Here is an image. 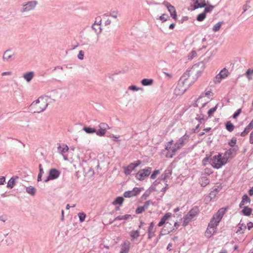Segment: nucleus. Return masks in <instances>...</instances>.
<instances>
[{
  "mask_svg": "<svg viewBox=\"0 0 253 253\" xmlns=\"http://www.w3.org/2000/svg\"><path fill=\"white\" fill-rule=\"evenodd\" d=\"M18 178V176H12L10 179L8 180L6 187L9 189H12L14 187V186L16 184V179Z\"/></svg>",
  "mask_w": 253,
  "mask_h": 253,
  "instance_id": "aec40b11",
  "label": "nucleus"
},
{
  "mask_svg": "<svg viewBox=\"0 0 253 253\" xmlns=\"http://www.w3.org/2000/svg\"><path fill=\"white\" fill-rule=\"evenodd\" d=\"M155 226V224L154 222H151L148 227L147 233H148V239H151L152 237H153L155 235V232L156 231V229L154 228Z\"/></svg>",
  "mask_w": 253,
  "mask_h": 253,
  "instance_id": "9b49d317",
  "label": "nucleus"
},
{
  "mask_svg": "<svg viewBox=\"0 0 253 253\" xmlns=\"http://www.w3.org/2000/svg\"><path fill=\"white\" fill-rule=\"evenodd\" d=\"M226 129L229 132H232L234 128V125L231 122V121H227L225 124Z\"/></svg>",
  "mask_w": 253,
  "mask_h": 253,
  "instance_id": "c756f323",
  "label": "nucleus"
},
{
  "mask_svg": "<svg viewBox=\"0 0 253 253\" xmlns=\"http://www.w3.org/2000/svg\"><path fill=\"white\" fill-rule=\"evenodd\" d=\"M166 226L165 225L161 229V231L160 233H162L163 235H165L168 234H169V233L171 232V229L170 228V230H168L167 228H166Z\"/></svg>",
  "mask_w": 253,
  "mask_h": 253,
  "instance_id": "6e6d98bb",
  "label": "nucleus"
},
{
  "mask_svg": "<svg viewBox=\"0 0 253 253\" xmlns=\"http://www.w3.org/2000/svg\"><path fill=\"white\" fill-rule=\"evenodd\" d=\"M211 156H208V155H206V157L204 158V159L202 161V164L203 166H206L208 163H210L211 164V159L210 157Z\"/></svg>",
  "mask_w": 253,
  "mask_h": 253,
  "instance_id": "c03bdc74",
  "label": "nucleus"
},
{
  "mask_svg": "<svg viewBox=\"0 0 253 253\" xmlns=\"http://www.w3.org/2000/svg\"><path fill=\"white\" fill-rule=\"evenodd\" d=\"M199 213V208L197 206H195L191 209L187 214L191 218H193L196 216Z\"/></svg>",
  "mask_w": 253,
  "mask_h": 253,
  "instance_id": "6ab92c4d",
  "label": "nucleus"
},
{
  "mask_svg": "<svg viewBox=\"0 0 253 253\" xmlns=\"http://www.w3.org/2000/svg\"><path fill=\"white\" fill-rule=\"evenodd\" d=\"M36 191V188L32 186H29L26 188V192L32 196L35 195Z\"/></svg>",
  "mask_w": 253,
  "mask_h": 253,
  "instance_id": "f704fd0d",
  "label": "nucleus"
},
{
  "mask_svg": "<svg viewBox=\"0 0 253 253\" xmlns=\"http://www.w3.org/2000/svg\"><path fill=\"white\" fill-rule=\"evenodd\" d=\"M34 77V72L33 71H30L26 72L24 74L23 77L27 82H30L33 79Z\"/></svg>",
  "mask_w": 253,
  "mask_h": 253,
  "instance_id": "412c9836",
  "label": "nucleus"
},
{
  "mask_svg": "<svg viewBox=\"0 0 253 253\" xmlns=\"http://www.w3.org/2000/svg\"><path fill=\"white\" fill-rule=\"evenodd\" d=\"M241 112H242V109L241 108L238 109L233 114V115L232 116L233 118L234 119H236L240 115V114H241Z\"/></svg>",
  "mask_w": 253,
  "mask_h": 253,
  "instance_id": "e2e57ef3",
  "label": "nucleus"
},
{
  "mask_svg": "<svg viewBox=\"0 0 253 253\" xmlns=\"http://www.w3.org/2000/svg\"><path fill=\"white\" fill-rule=\"evenodd\" d=\"M180 224L178 222L176 221L174 222V226L173 227H170L171 231L173 232L175 231L179 227Z\"/></svg>",
  "mask_w": 253,
  "mask_h": 253,
  "instance_id": "69168bd1",
  "label": "nucleus"
},
{
  "mask_svg": "<svg viewBox=\"0 0 253 253\" xmlns=\"http://www.w3.org/2000/svg\"><path fill=\"white\" fill-rule=\"evenodd\" d=\"M223 22H219L217 23L216 24H215L212 28V30L214 32H217L219 30V29L221 28V25L223 24Z\"/></svg>",
  "mask_w": 253,
  "mask_h": 253,
  "instance_id": "49530a36",
  "label": "nucleus"
},
{
  "mask_svg": "<svg viewBox=\"0 0 253 253\" xmlns=\"http://www.w3.org/2000/svg\"><path fill=\"white\" fill-rule=\"evenodd\" d=\"M197 55V52L195 50H192V51H191L188 57V58L189 59H192L194 57H195V56H196Z\"/></svg>",
  "mask_w": 253,
  "mask_h": 253,
  "instance_id": "0e129e2a",
  "label": "nucleus"
},
{
  "mask_svg": "<svg viewBox=\"0 0 253 253\" xmlns=\"http://www.w3.org/2000/svg\"><path fill=\"white\" fill-rule=\"evenodd\" d=\"M237 142V138L235 137H233L232 138V139L228 142V144L229 146H230L231 147H238V145H236Z\"/></svg>",
  "mask_w": 253,
  "mask_h": 253,
  "instance_id": "e433bc0d",
  "label": "nucleus"
},
{
  "mask_svg": "<svg viewBox=\"0 0 253 253\" xmlns=\"http://www.w3.org/2000/svg\"><path fill=\"white\" fill-rule=\"evenodd\" d=\"M69 148L66 144H63L62 147L60 144L58 147V150L59 152H61L62 154L67 152Z\"/></svg>",
  "mask_w": 253,
  "mask_h": 253,
  "instance_id": "72a5a7b5",
  "label": "nucleus"
},
{
  "mask_svg": "<svg viewBox=\"0 0 253 253\" xmlns=\"http://www.w3.org/2000/svg\"><path fill=\"white\" fill-rule=\"evenodd\" d=\"M200 182L202 187H205L209 184L210 180L207 177H202L200 179Z\"/></svg>",
  "mask_w": 253,
  "mask_h": 253,
  "instance_id": "2f4dec72",
  "label": "nucleus"
},
{
  "mask_svg": "<svg viewBox=\"0 0 253 253\" xmlns=\"http://www.w3.org/2000/svg\"><path fill=\"white\" fill-rule=\"evenodd\" d=\"M211 161L212 167L216 169H219L227 163L228 158L224 155L222 156L221 153H218L217 155L213 156L211 159Z\"/></svg>",
  "mask_w": 253,
  "mask_h": 253,
  "instance_id": "f257e3e1",
  "label": "nucleus"
},
{
  "mask_svg": "<svg viewBox=\"0 0 253 253\" xmlns=\"http://www.w3.org/2000/svg\"><path fill=\"white\" fill-rule=\"evenodd\" d=\"M190 70H187L183 74L178 81L177 86L175 89V93L177 95L183 94L187 89L188 87L184 88H180L185 84L186 81L190 77Z\"/></svg>",
  "mask_w": 253,
  "mask_h": 253,
  "instance_id": "f03ea898",
  "label": "nucleus"
},
{
  "mask_svg": "<svg viewBox=\"0 0 253 253\" xmlns=\"http://www.w3.org/2000/svg\"><path fill=\"white\" fill-rule=\"evenodd\" d=\"M207 16V14L203 12L199 14L196 17V20L198 21L202 22L204 20Z\"/></svg>",
  "mask_w": 253,
  "mask_h": 253,
  "instance_id": "c9c22d12",
  "label": "nucleus"
},
{
  "mask_svg": "<svg viewBox=\"0 0 253 253\" xmlns=\"http://www.w3.org/2000/svg\"><path fill=\"white\" fill-rule=\"evenodd\" d=\"M216 229H214V228H210V227L208 226V227L205 233V236L207 238H210L213 236V234L216 233Z\"/></svg>",
  "mask_w": 253,
  "mask_h": 253,
  "instance_id": "f3484780",
  "label": "nucleus"
},
{
  "mask_svg": "<svg viewBox=\"0 0 253 253\" xmlns=\"http://www.w3.org/2000/svg\"><path fill=\"white\" fill-rule=\"evenodd\" d=\"M106 131L102 128H99L98 130L96 129V132L95 133L97 135L99 136H103L105 135Z\"/></svg>",
  "mask_w": 253,
  "mask_h": 253,
  "instance_id": "ea45409f",
  "label": "nucleus"
},
{
  "mask_svg": "<svg viewBox=\"0 0 253 253\" xmlns=\"http://www.w3.org/2000/svg\"><path fill=\"white\" fill-rule=\"evenodd\" d=\"M145 210H146V209L144 206L138 207L135 210V213L136 214L142 213Z\"/></svg>",
  "mask_w": 253,
  "mask_h": 253,
  "instance_id": "864d4df0",
  "label": "nucleus"
},
{
  "mask_svg": "<svg viewBox=\"0 0 253 253\" xmlns=\"http://www.w3.org/2000/svg\"><path fill=\"white\" fill-rule=\"evenodd\" d=\"M220 222V221H218V220L214 216H212V218L211 219L210 222L208 224L209 227L210 228H214V229H216L217 228V226L219 225V223Z\"/></svg>",
  "mask_w": 253,
  "mask_h": 253,
  "instance_id": "2eb2a0df",
  "label": "nucleus"
},
{
  "mask_svg": "<svg viewBox=\"0 0 253 253\" xmlns=\"http://www.w3.org/2000/svg\"><path fill=\"white\" fill-rule=\"evenodd\" d=\"M48 105L47 102H43L42 105H38L34 107L33 109H35L34 112L40 113L44 111Z\"/></svg>",
  "mask_w": 253,
  "mask_h": 253,
  "instance_id": "dca6fc26",
  "label": "nucleus"
},
{
  "mask_svg": "<svg viewBox=\"0 0 253 253\" xmlns=\"http://www.w3.org/2000/svg\"><path fill=\"white\" fill-rule=\"evenodd\" d=\"M154 83V80L152 79L144 78L141 81V84L143 86H149L152 85Z\"/></svg>",
  "mask_w": 253,
  "mask_h": 253,
  "instance_id": "bb28decb",
  "label": "nucleus"
},
{
  "mask_svg": "<svg viewBox=\"0 0 253 253\" xmlns=\"http://www.w3.org/2000/svg\"><path fill=\"white\" fill-rule=\"evenodd\" d=\"M128 89L132 90V91H138L140 89H141V88L137 87L136 85H131L128 87Z\"/></svg>",
  "mask_w": 253,
  "mask_h": 253,
  "instance_id": "774afa93",
  "label": "nucleus"
},
{
  "mask_svg": "<svg viewBox=\"0 0 253 253\" xmlns=\"http://www.w3.org/2000/svg\"><path fill=\"white\" fill-rule=\"evenodd\" d=\"M118 13V11L117 10H113V11H111L110 12L109 14H107L106 13L104 14V15L107 16H111L115 18H117Z\"/></svg>",
  "mask_w": 253,
  "mask_h": 253,
  "instance_id": "4d7b16f0",
  "label": "nucleus"
},
{
  "mask_svg": "<svg viewBox=\"0 0 253 253\" xmlns=\"http://www.w3.org/2000/svg\"><path fill=\"white\" fill-rule=\"evenodd\" d=\"M213 95V93L211 91H208L205 93H202L200 96L196 100V102H199L200 100L203 98V97H204L205 96H208V97H209V96L210 95Z\"/></svg>",
  "mask_w": 253,
  "mask_h": 253,
  "instance_id": "4c0bfd02",
  "label": "nucleus"
},
{
  "mask_svg": "<svg viewBox=\"0 0 253 253\" xmlns=\"http://www.w3.org/2000/svg\"><path fill=\"white\" fill-rule=\"evenodd\" d=\"M239 150V147H231L229 148L228 150H227L225 153H224V156H226L228 158V159L230 158H232V157H231V156L234 153V156L236 155L237 152Z\"/></svg>",
  "mask_w": 253,
  "mask_h": 253,
  "instance_id": "ddd939ff",
  "label": "nucleus"
},
{
  "mask_svg": "<svg viewBox=\"0 0 253 253\" xmlns=\"http://www.w3.org/2000/svg\"><path fill=\"white\" fill-rule=\"evenodd\" d=\"M172 216L173 217L175 216L174 214H172L171 212H167L164 216L161 217L160 221L158 224V226L161 227L164 225H166L169 223L167 220Z\"/></svg>",
  "mask_w": 253,
  "mask_h": 253,
  "instance_id": "0eeeda50",
  "label": "nucleus"
},
{
  "mask_svg": "<svg viewBox=\"0 0 253 253\" xmlns=\"http://www.w3.org/2000/svg\"><path fill=\"white\" fill-rule=\"evenodd\" d=\"M253 211V209L248 206H245L243 208V210L241 211V213L242 214L249 216L251 215L252 212Z\"/></svg>",
  "mask_w": 253,
  "mask_h": 253,
  "instance_id": "4be33fe9",
  "label": "nucleus"
},
{
  "mask_svg": "<svg viewBox=\"0 0 253 253\" xmlns=\"http://www.w3.org/2000/svg\"><path fill=\"white\" fill-rule=\"evenodd\" d=\"M142 190H143V187H135L133 188L132 191L133 193L134 196H136L138 195Z\"/></svg>",
  "mask_w": 253,
  "mask_h": 253,
  "instance_id": "37998d69",
  "label": "nucleus"
},
{
  "mask_svg": "<svg viewBox=\"0 0 253 253\" xmlns=\"http://www.w3.org/2000/svg\"><path fill=\"white\" fill-rule=\"evenodd\" d=\"M99 128H102L103 129H104V130L107 131V130L109 129L110 127L107 124L105 123H101L99 124L98 126Z\"/></svg>",
  "mask_w": 253,
  "mask_h": 253,
  "instance_id": "680f3d73",
  "label": "nucleus"
},
{
  "mask_svg": "<svg viewBox=\"0 0 253 253\" xmlns=\"http://www.w3.org/2000/svg\"><path fill=\"white\" fill-rule=\"evenodd\" d=\"M10 51V49H7L3 53L2 59L3 61H9L15 59L13 57L14 54H9L8 53Z\"/></svg>",
  "mask_w": 253,
  "mask_h": 253,
  "instance_id": "a211bd4d",
  "label": "nucleus"
},
{
  "mask_svg": "<svg viewBox=\"0 0 253 253\" xmlns=\"http://www.w3.org/2000/svg\"><path fill=\"white\" fill-rule=\"evenodd\" d=\"M214 7V6L212 5H209L208 6H206V7H205V9L203 12L207 14V13L211 12Z\"/></svg>",
  "mask_w": 253,
  "mask_h": 253,
  "instance_id": "5fc2aeb1",
  "label": "nucleus"
},
{
  "mask_svg": "<svg viewBox=\"0 0 253 253\" xmlns=\"http://www.w3.org/2000/svg\"><path fill=\"white\" fill-rule=\"evenodd\" d=\"M123 196L125 198H130L134 196L132 190H128L124 193Z\"/></svg>",
  "mask_w": 253,
  "mask_h": 253,
  "instance_id": "8fccbe9b",
  "label": "nucleus"
},
{
  "mask_svg": "<svg viewBox=\"0 0 253 253\" xmlns=\"http://www.w3.org/2000/svg\"><path fill=\"white\" fill-rule=\"evenodd\" d=\"M242 200H243L245 204L250 203L251 202V199L247 194H244L242 198Z\"/></svg>",
  "mask_w": 253,
  "mask_h": 253,
  "instance_id": "bf43d9fd",
  "label": "nucleus"
},
{
  "mask_svg": "<svg viewBox=\"0 0 253 253\" xmlns=\"http://www.w3.org/2000/svg\"><path fill=\"white\" fill-rule=\"evenodd\" d=\"M101 19L99 18L98 23H97V20H95V22L92 25L91 28L94 31V32L98 35L101 32L102 29L101 28Z\"/></svg>",
  "mask_w": 253,
  "mask_h": 253,
  "instance_id": "f8f14e48",
  "label": "nucleus"
},
{
  "mask_svg": "<svg viewBox=\"0 0 253 253\" xmlns=\"http://www.w3.org/2000/svg\"><path fill=\"white\" fill-rule=\"evenodd\" d=\"M139 233L140 232L139 230H132L130 232V236L132 240H134L137 239L139 236Z\"/></svg>",
  "mask_w": 253,
  "mask_h": 253,
  "instance_id": "473e14b6",
  "label": "nucleus"
},
{
  "mask_svg": "<svg viewBox=\"0 0 253 253\" xmlns=\"http://www.w3.org/2000/svg\"><path fill=\"white\" fill-rule=\"evenodd\" d=\"M151 167H147L144 169H140L135 174L136 178L139 181H143L151 173L152 171Z\"/></svg>",
  "mask_w": 253,
  "mask_h": 253,
  "instance_id": "7ed1b4c3",
  "label": "nucleus"
},
{
  "mask_svg": "<svg viewBox=\"0 0 253 253\" xmlns=\"http://www.w3.org/2000/svg\"><path fill=\"white\" fill-rule=\"evenodd\" d=\"M169 18V16L167 14H163L161 16H160L158 19L160 20L162 22H164L168 20V19Z\"/></svg>",
  "mask_w": 253,
  "mask_h": 253,
  "instance_id": "603ef678",
  "label": "nucleus"
},
{
  "mask_svg": "<svg viewBox=\"0 0 253 253\" xmlns=\"http://www.w3.org/2000/svg\"><path fill=\"white\" fill-rule=\"evenodd\" d=\"M172 173V171L170 169H166L164 173H163L160 177V179L163 181L167 182L166 180L168 178H169V176L171 175Z\"/></svg>",
  "mask_w": 253,
  "mask_h": 253,
  "instance_id": "b1692460",
  "label": "nucleus"
},
{
  "mask_svg": "<svg viewBox=\"0 0 253 253\" xmlns=\"http://www.w3.org/2000/svg\"><path fill=\"white\" fill-rule=\"evenodd\" d=\"M129 250V243L124 242L121 245L120 253H128Z\"/></svg>",
  "mask_w": 253,
  "mask_h": 253,
  "instance_id": "5701e85b",
  "label": "nucleus"
},
{
  "mask_svg": "<svg viewBox=\"0 0 253 253\" xmlns=\"http://www.w3.org/2000/svg\"><path fill=\"white\" fill-rule=\"evenodd\" d=\"M180 148H178L176 145H174V147L171 149V152L168 151L166 155L167 158H172L175 155L176 152Z\"/></svg>",
  "mask_w": 253,
  "mask_h": 253,
  "instance_id": "393cba45",
  "label": "nucleus"
},
{
  "mask_svg": "<svg viewBox=\"0 0 253 253\" xmlns=\"http://www.w3.org/2000/svg\"><path fill=\"white\" fill-rule=\"evenodd\" d=\"M183 219H184V220H183L182 225L183 227H185L188 225L189 222L191 221L192 218H191L189 215L186 214V215H185L184 216Z\"/></svg>",
  "mask_w": 253,
  "mask_h": 253,
  "instance_id": "58836bf2",
  "label": "nucleus"
},
{
  "mask_svg": "<svg viewBox=\"0 0 253 253\" xmlns=\"http://www.w3.org/2000/svg\"><path fill=\"white\" fill-rule=\"evenodd\" d=\"M228 209V207L220 208L217 212H216L213 216L217 218L218 221H221L226 211Z\"/></svg>",
  "mask_w": 253,
  "mask_h": 253,
  "instance_id": "1a4fd4ad",
  "label": "nucleus"
},
{
  "mask_svg": "<svg viewBox=\"0 0 253 253\" xmlns=\"http://www.w3.org/2000/svg\"><path fill=\"white\" fill-rule=\"evenodd\" d=\"M40 99H42V100H43V98L42 97H39L38 99H37V100H36L35 101H34L30 105V107L31 108H34V107H35L36 106H38V104L40 103Z\"/></svg>",
  "mask_w": 253,
  "mask_h": 253,
  "instance_id": "052dcab7",
  "label": "nucleus"
},
{
  "mask_svg": "<svg viewBox=\"0 0 253 253\" xmlns=\"http://www.w3.org/2000/svg\"><path fill=\"white\" fill-rule=\"evenodd\" d=\"M83 130L86 133L90 134L94 133L96 132V129L90 126H84Z\"/></svg>",
  "mask_w": 253,
  "mask_h": 253,
  "instance_id": "7c9ffc66",
  "label": "nucleus"
},
{
  "mask_svg": "<svg viewBox=\"0 0 253 253\" xmlns=\"http://www.w3.org/2000/svg\"><path fill=\"white\" fill-rule=\"evenodd\" d=\"M60 173L58 169L54 168L51 169L49 170L48 176L43 180V182L46 183L50 180L55 179L59 176Z\"/></svg>",
  "mask_w": 253,
  "mask_h": 253,
  "instance_id": "20e7f679",
  "label": "nucleus"
},
{
  "mask_svg": "<svg viewBox=\"0 0 253 253\" xmlns=\"http://www.w3.org/2000/svg\"><path fill=\"white\" fill-rule=\"evenodd\" d=\"M189 137V135L185 133L184 135L181 137L175 143L174 145H176L178 148H181V147L184 145V141L188 139Z\"/></svg>",
  "mask_w": 253,
  "mask_h": 253,
  "instance_id": "9d476101",
  "label": "nucleus"
},
{
  "mask_svg": "<svg viewBox=\"0 0 253 253\" xmlns=\"http://www.w3.org/2000/svg\"><path fill=\"white\" fill-rule=\"evenodd\" d=\"M141 161L138 160L133 163L129 164L127 167L124 168V173L126 175H130L133 170L138 166L141 163Z\"/></svg>",
  "mask_w": 253,
  "mask_h": 253,
  "instance_id": "39448f33",
  "label": "nucleus"
},
{
  "mask_svg": "<svg viewBox=\"0 0 253 253\" xmlns=\"http://www.w3.org/2000/svg\"><path fill=\"white\" fill-rule=\"evenodd\" d=\"M163 4L167 8L169 13L173 12L176 10L175 7L172 5L170 3L167 1H164Z\"/></svg>",
  "mask_w": 253,
  "mask_h": 253,
  "instance_id": "cd10ccee",
  "label": "nucleus"
},
{
  "mask_svg": "<svg viewBox=\"0 0 253 253\" xmlns=\"http://www.w3.org/2000/svg\"><path fill=\"white\" fill-rule=\"evenodd\" d=\"M238 228L236 233H243L247 228V226L245 223H241V221L238 224Z\"/></svg>",
  "mask_w": 253,
  "mask_h": 253,
  "instance_id": "c85d7f7f",
  "label": "nucleus"
},
{
  "mask_svg": "<svg viewBox=\"0 0 253 253\" xmlns=\"http://www.w3.org/2000/svg\"><path fill=\"white\" fill-rule=\"evenodd\" d=\"M219 73L221 74V77L223 78V79H224L226 77H227L229 74L228 70L226 69V68H223L220 71Z\"/></svg>",
  "mask_w": 253,
  "mask_h": 253,
  "instance_id": "79ce46f5",
  "label": "nucleus"
},
{
  "mask_svg": "<svg viewBox=\"0 0 253 253\" xmlns=\"http://www.w3.org/2000/svg\"><path fill=\"white\" fill-rule=\"evenodd\" d=\"M253 75V69H249L246 72V75L249 80L252 79V76Z\"/></svg>",
  "mask_w": 253,
  "mask_h": 253,
  "instance_id": "09e8293b",
  "label": "nucleus"
},
{
  "mask_svg": "<svg viewBox=\"0 0 253 253\" xmlns=\"http://www.w3.org/2000/svg\"><path fill=\"white\" fill-rule=\"evenodd\" d=\"M108 137L113 138V140L114 142H119L120 141V140L119 139V137H120L119 135L118 136L116 135H115L114 134H112L111 135L107 136Z\"/></svg>",
  "mask_w": 253,
  "mask_h": 253,
  "instance_id": "338daca9",
  "label": "nucleus"
},
{
  "mask_svg": "<svg viewBox=\"0 0 253 253\" xmlns=\"http://www.w3.org/2000/svg\"><path fill=\"white\" fill-rule=\"evenodd\" d=\"M194 2L193 5H191V7H193L191 10H194L199 8L205 7L207 6L205 0H192Z\"/></svg>",
  "mask_w": 253,
  "mask_h": 253,
  "instance_id": "6e6552de",
  "label": "nucleus"
},
{
  "mask_svg": "<svg viewBox=\"0 0 253 253\" xmlns=\"http://www.w3.org/2000/svg\"><path fill=\"white\" fill-rule=\"evenodd\" d=\"M38 4V1L36 0H32L28 1L26 3L23 4L24 7L21 9L20 11L22 13L30 11L31 10H33L37 4Z\"/></svg>",
  "mask_w": 253,
  "mask_h": 253,
  "instance_id": "423d86ee",
  "label": "nucleus"
},
{
  "mask_svg": "<svg viewBox=\"0 0 253 253\" xmlns=\"http://www.w3.org/2000/svg\"><path fill=\"white\" fill-rule=\"evenodd\" d=\"M253 128V119L249 124L245 127L244 130L241 133L240 135L242 137L246 136L251 129Z\"/></svg>",
  "mask_w": 253,
  "mask_h": 253,
  "instance_id": "4468645a",
  "label": "nucleus"
},
{
  "mask_svg": "<svg viewBox=\"0 0 253 253\" xmlns=\"http://www.w3.org/2000/svg\"><path fill=\"white\" fill-rule=\"evenodd\" d=\"M223 79L221 77V74L218 73L217 75L215 76V77L213 79V82L215 84H219L220 83L221 80Z\"/></svg>",
  "mask_w": 253,
  "mask_h": 253,
  "instance_id": "de8ad7c7",
  "label": "nucleus"
},
{
  "mask_svg": "<svg viewBox=\"0 0 253 253\" xmlns=\"http://www.w3.org/2000/svg\"><path fill=\"white\" fill-rule=\"evenodd\" d=\"M160 173V170L159 169H155L153 171L150 176L151 179H154L156 178L157 176Z\"/></svg>",
  "mask_w": 253,
  "mask_h": 253,
  "instance_id": "13d9d810",
  "label": "nucleus"
},
{
  "mask_svg": "<svg viewBox=\"0 0 253 253\" xmlns=\"http://www.w3.org/2000/svg\"><path fill=\"white\" fill-rule=\"evenodd\" d=\"M195 119L198 121L200 125L201 124H205L206 122L208 120V117H201V116H199L198 117H196Z\"/></svg>",
  "mask_w": 253,
  "mask_h": 253,
  "instance_id": "a18cd8bd",
  "label": "nucleus"
},
{
  "mask_svg": "<svg viewBox=\"0 0 253 253\" xmlns=\"http://www.w3.org/2000/svg\"><path fill=\"white\" fill-rule=\"evenodd\" d=\"M218 107V104H217L214 107L210 109L208 111V118H210L212 116L214 113L216 111Z\"/></svg>",
  "mask_w": 253,
  "mask_h": 253,
  "instance_id": "a19ab883",
  "label": "nucleus"
},
{
  "mask_svg": "<svg viewBox=\"0 0 253 253\" xmlns=\"http://www.w3.org/2000/svg\"><path fill=\"white\" fill-rule=\"evenodd\" d=\"M78 215L79 218L80 222L81 223L83 222L86 217V214L84 212H82L79 213Z\"/></svg>",
  "mask_w": 253,
  "mask_h": 253,
  "instance_id": "3c124183",
  "label": "nucleus"
},
{
  "mask_svg": "<svg viewBox=\"0 0 253 253\" xmlns=\"http://www.w3.org/2000/svg\"><path fill=\"white\" fill-rule=\"evenodd\" d=\"M124 200V197L118 196L112 202V204L113 205H122Z\"/></svg>",
  "mask_w": 253,
  "mask_h": 253,
  "instance_id": "a878e982",
  "label": "nucleus"
}]
</instances>
